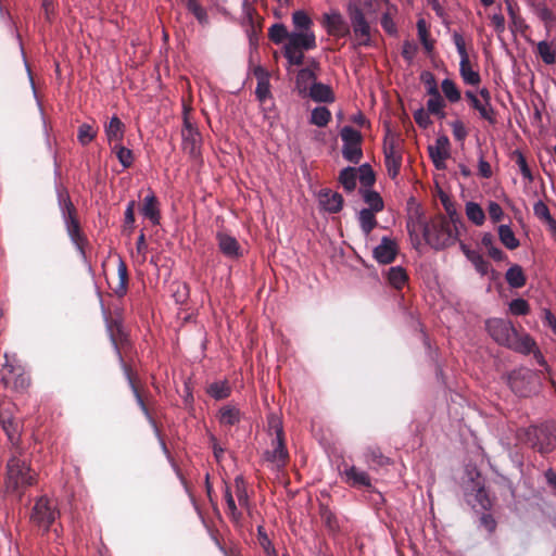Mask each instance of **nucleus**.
Returning a JSON list of instances; mask_svg holds the SVG:
<instances>
[{
  "label": "nucleus",
  "mask_w": 556,
  "mask_h": 556,
  "mask_svg": "<svg viewBox=\"0 0 556 556\" xmlns=\"http://www.w3.org/2000/svg\"><path fill=\"white\" fill-rule=\"evenodd\" d=\"M375 212L364 208L359 212V224L363 231L368 235L377 225Z\"/></svg>",
  "instance_id": "35"
},
{
  "label": "nucleus",
  "mask_w": 556,
  "mask_h": 556,
  "mask_svg": "<svg viewBox=\"0 0 556 556\" xmlns=\"http://www.w3.org/2000/svg\"><path fill=\"white\" fill-rule=\"evenodd\" d=\"M388 280L396 289H401L407 280V275L402 267H391L388 270Z\"/></svg>",
  "instance_id": "34"
},
{
  "label": "nucleus",
  "mask_w": 556,
  "mask_h": 556,
  "mask_svg": "<svg viewBox=\"0 0 556 556\" xmlns=\"http://www.w3.org/2000/svg\"><path fill=\"white\" fill-rule=\"evenodd\" d=\"M442 203L444 205L446 213L448 214V216L452 219H455L458 217L455 205L450 201V199L447 197H442Z\"/></svg>",
  "instance_id": "57"
},
{
  "label": "nucleus",
  "mask_w": 556,
  "mask_h": 556,
  "mask_svg": "<svg viewBox=\"0 0 556 556\" xmlns=\"http://www.w3.org/2000/svg\"><path fill=\"white\" fill-rule=\"evenodd\" d=\"M536 51L544 63L553 64L555 62L556 48L552 43L547 41H540L536 45Z\"/></svg>",
  "instance_id": "33"
},
{
  "label": "nucleus",
  "mask_w": 556,
  "mask_h": 556,
  "mask_svg": "<svg viewBox=\"0 0 556 556\" xmlns=\"http://www.w3.org/2000/svg\"><path fill=\"white\" fill-rule=\"evenodd\" d=\"M429 154L437 168L444 167L450 156V140L446 136H439L433 146L429 147Z\"/></svg>",
  "instance_id": "15"
},
{
  "label": "nucleus",
  "mask_w": 556,
  "mask_h": 556,
  "mask_svg": "<svg viewBox=\"0 0 556 556\" xmlns=\"http://www.w3.org/2000/svg\"><path fill=\"white\" fill-rule=\"evenodd\" d=\"M147 243L144 239V235L141 233L137 241L136 252L132 254L135 261L137 263H143L147 258Z\"/></svg>",
  "instance_id": "48"
},
{
  "label": "nucleus",
  "mask_w": 556,
  "mask_h": 556,
  "mask_svg": "<svg viewBox=\"0 0 556 556\" xmlns=\"http://www.w3.org/2000/svg\"><path fill=\"white\" fill-rule=\"evenodd\" d=\"M316 47V37L313 30H294L290 33L289 41L285 45V55L290 64L299 65L303 62V50Z\"/></svg>",
  "instance_id": "1"
},
{
  "label": "nucleus",
  "mask_w": 556,
  "mask_h": 556,
  "mask_svg": "<svg viewBox=\"0 0 556 556\" xmlns=\"http://www.w3.org/2000/svg\"><path fill=\"white\" fill-rule=\"evenodd\" d=\"M426 241L435 249H442L452 244L455 240L453 230L443 222H433L424 228Z\"/></svg>",
  "instance_id": "4"
},
{
  "label": "nucleus",
  "mask_w": 556,
  "mask_h": 556,
  "mask_svg": "<svg viewBox=\"0 0 556 556\" xmlns=\"http://www.w3.org/2000/svg\"><path fill=\"white\" fill-rule=\"evenodd\" d=\"M459 75L465 84L471 86H478L481 81V77L478 71H476L470 62V59L460 60L459 62Z\"/></svg>",
  "instance_id": "19"
},
{
  "label": "nucleus",
  "mask_w": 556,
  "mask_h": 556,
  "mask_svg": "<svg viewBox=\"0 0 556 556\" xmlns=\"http://www.w3.org/2000/svg\"><path fill=\"white\" fill-rule=\"evenodd\" d=\"M466 215L470 222L477 226H481L484 223L485 214L482 207L476 202L466 203Z\"/></svg>",
  "instance_id": "29"
},
{
  "label": "nucleus",
  "mask_w": 556,
  "mask_h": 556,
  "mask_svg": "<svg viewBox=\"0 0 556 556\" xmlns=\"http://www.w3.org/2000/svg\"><path fill=\"white\" fill-rule=\"evenodd\" d=\"M342 197L339 193L325 191L320 194V204L328 212L336 213L342 207Z\"/></svg>",
  "instance_id": "24"
},
{
  "label": "nucleus",
  "mask_w": 556,
  "mask_h": 556,
  "mask_svg": "<svg viewBox=\"0 0 556 556\" xmlns=\"http://www.w3.org/2000/svg\"><path fill=\"white\" fill-rule=\"evenodd\" d=\"M260 544L263 546L267 556H277L275 549L271 547L268 538L260 531Z\"/></svg>",
  "instance_id": "55"
},
{
  "label": "nucleus",
  "mask_w": 556,
  "mask_h": 556,
  "mask_svg": "<svg viewBox=\"0 0 556 556\" xmlns=\"http://www.w3.org/2000/svg\"><path fill=\"white\" fill-rule=\"evenodd\" d=\"M364 200L369 205L368 210H371L375 213L380 212L383 208V201L376 192L365 191Z\"/></svg>",
  "instance_id": "45"
},
{
  "label": "nucleus",
  "mask_w": 556,
  "mask_h": 556,
  "mask_svg": "<svg viewBox=\"0 0 556 556\" xmlns=\"http://www.w3.org/2000/svg\"><path fill=\"white\" fill-rule=\"evenodd\" d=\"M112 148V151L116 154V157L118 159L119 163L125 167L131 166L134 162V155L132 151L128 148L119 144H114Z\"/></svg>",
  "instance_id": "36"
},
{
  "label": "nucleus",
  "mask_w": 556,
  "mask_h": 556,
  "mask_svg": "<svg viewBox=\"0 0 556 556\" xmlns=\"http://www.w3.org/2000/svg\"><path fill=\"white\" fill-rule=\"evenodd\" d=\"M462 249H463V252L465 253V255L467 256V258L475 265L476 269L478 271H480L481 274H484L488 269V265L484 262V260L482 258V256L479 253H477L472 250H469L465 245H462Z\"/></svg>",
  "instance_id": "41"
},
{
  "label": "nucleus",
  "mask_w": 556,
  "mask_h": 556,
  "mask_svg": "<svg viewBox=\"0 0 556 556\" xmlns=\"http://www.w3.org/2000/svg\"><path fill=\"white\" fill-rule=\"evenodd\" d=\"M96 135H97V131L93 129V127L91 125L83 124L79 126L77 137H78V141L81 144L86 146L94 139Z\"/></svg>",
  "instance_id": "46"
},
{
  "label": "nucleus",
  "mask_w": 556,
  "mask_h": 556,
  "mask_svg": "<svg viewBox=\"0 0 556 556\" xmlns=\"http://www.w3.org/2000/svg\"><path fill=\"white\" fill-rule=\"evenodd\" d=\"M271 427L276 432V438L273 442V450L266 453V459L274 466L281 467L286 464L288 458V452L282 440V428L278 419L273 420Z\"/></svg>",
  "instance_id": "9"
},
{
  "label": "nucleus",
  "mask_w": 556,
  "mask_h": 556,
  "mask_svg": "<svg viewBox=\"0 0 556 556\" xmlns=\"http://www.w3.org/2000/svg\"><path fill=\"white\" fill-rule=\"evenodd\" d=\"M417 27H418V34H419L420 40L424 42L426 49L430 50L431 46L429 45L428 39H427L428 38V29H427L426 22L424 20H419L417 23Z\"/></svg>",
  "instance_id": "53"
},
{
  "label": "nucleus",
  "mask_w": 556,
  "mask_h": 556,
  "mask_svg": "<svg viewBox=\"0 0 556 556\" xmlns=\"http://www.w3.org/2000/svg\"><path fill=\"white\" fill-rule=\"evenodd\" d=\"M498 237L501 242L509 250H515L519 247V240L507 225H501L498 227Z\"/></svg>",
  "instance_id": "31"
},
{
  "label": "nucleus",
  "mask_w": 556,
  "mask_h": 556,
  "mask_svg": "<svg viewBox=\"0 0 556 556\" xmlns=\"http://www.w3.org/2000/svg\"><path fill=\"white\" fill-rule=\"evenodd\" d=\"M344 475L346 482L353 486H370L368 475L354 466L346 469Z\"/></svg>",
  "instance_id": "21"
},
{
  "label": "nucleus",
  "mask_w": 556,
  "mask_h": 556,
  "mask_svg": "<svg viewBox=\"0 0 556 556\" xmlns=\"http://www.w3.org/2000/svg\"><path fill=\"white\" fill-rule=\"evenodd\" d=\"M255 75L257 77V87H256V96L260 100H264L269 96V80L267 73L258 67L255 70Z\"/></svg>",
  "instance_id": "28"
},
{
  "label": "nucleus",
  "mask_w": 556,
  "mask_h": 556,
  "mask_svg": "<svg viewBox=\"0 0 556 556\" xmlns=\"http://www.w3.org/2000/svg\"><path fill=\"white\" fill-rule=\"evenodd\" d=\"M453 40H454V43L456 46L457 52H458V54L460 56V60L469 59V54H468L467 49H466V42H465L464 37L460 34H458V33H454L453 34Z\"/></svg>",
  "instance_id": "49"
},
{
  "label": "nucleus",
  "mask_w": 556,
  "mask_h": 556,
  "mask_svg": "<svg viewBox=\"0 0 556 556\" xmlns=\"http://www.w3.org/2000/svg\"><path fill=\"white\" fill-rule=\"evenodd\" d=\"M533 211L535 216L546 224L552 235L556 238V220L552 217L546 204L539 201L534 204Z\"/></svg>",
  "instance_id": "23"
},
{
  "label": "nucleus",
  "mask_w": 556,
  "mask_h": 556,
  "mask_svg": "<svg viewBox=\"0 0 556 556\" xmlns=\"http://www.w3.org/2000/svg\"><path fill=\"white\" fill-rule=\"evenodd\" d=\"M397 252V247L395 241L384 237L380 244L374 250L375 258L382 264L391 263Z\"/></svg>",
  "instance_id": "16"
},
{
  "label": "nucleus",
  "mask_w": 556,
  "mask_h": 556,
  "mask_svg": "<svg viewBox=\"0 0 556 556\" xmlns=\"http://www.w3.org/2000/svg\"><path fill=\"white\" fill-rule=\"evenodd\" d=\"M181 136L184 150L192 157H197L200 154L201 137L199 131L192 126L187 114L184 117Z\"/></svg>",
  "instance_id": "12"
},
{
  "label": "nucleus",
  "mask_w": 556,
  "mask_h": 556,
  "mask_svg": "<svg viewBox=\"0 0 556 556\" xmlns=\"http://www.w3.org/2000/svg\"><path fill=\"white\" fill-rule=\"evenodd\" d=\"M479 170H480V174L483 177H490L491 176V167H490L489 163L485 162L484 160H481L479 162Z\"/></svg>",
  "instance_id": "61"
},
{
  "label": "nucleus",
  "mask_w": 556,
  "mask_h": 556,
  "mask_svg": "<svg viewBox=\"0 0 556 556\" xmlns=\"http://www.w3.org/2000/svg\"><path fill=\"white\" fill-rule=\"evenodd\" d=\"M383 150L388 173L392 178H395L402 165L403 147L401 139L388 131L384 138Z\"/></svg>",
  "instance_id": "3"
},
{
  "label": "nucleus",
  "mask_w": 556,
  "mask_h": 556,
  "mask_svg": "<svg viewBox=\"0 0 556 556\" xmlns=\"http://www.w3.org/2000/svg\"><path fill=\"white\" fill-rule=\"evenodd\" d=\"M330 118V111L324 106H319L312 112L311 122L318 127H324L329 123Z\"/></svg>",
  "instance_id": "40"
},
{
  "label": "nucleus",
  "mask_w": 556,
  "mask_h": 556,
  "mask_svg": "<svg viewBox=\"0 0 556 556\" xmlns=\"http://www.w3.org/2000/svg\"><path fill=\"white\" fill-rule=\"evenodd\" d=\"M56 511L51 502L47 498H39L33 509L31 520L38 527L47 530L55 520Z\"/></svg>",
  "instance_id": "10"
},
{
  "label": "nucleus",
  "mask_w": 556,
  "mask_h": 556,
  "mask_svg": "<svg viewBox=\"0 0 556 556\" xmlns=\"http://www.w3.org/2000/svg\"><path fill=\"white\" fill-rule=\"evenodd\" d=\"M351 23L355 42L359 46L369 45L370 27L366 22L364 14L359 10H354L351 13Z\"/></svg>",
  "instance_id": "13"
},
{
  "label": "nucleus",
  "mask_w": 556,
  "mask_h": 556,
  "mask_svg": "<svg viewBox=\"0 0 556 556\" xmlns=\"http://www.w3.org/2000/svg\"><path fill=\"white\" fill-rule=\"evenodd\" d=\"M451 128L455 140L463 142L468 135L465 124L460 119L453 121Z\"/></svg>",
  "instance_id": "47"
},
{
  "label": "nucleus",
  "mask_w": 556,
  "mask_h": 556,
  "mask_svg": "<svg viewBox=\"0 0 556 556\" xmlns=\"http://www.w3.org/2000/svg\"><path fill=\"white\" fill-rule=\"evenodd\" d=\"M508 348L518 351L520 353H531L535 349V342L528 334H518L517 332L510 340V343L507 345Z\"/></svg>",
  "instance_id": "20"
},
{
  "label": "nucleus",
  "mask_w": 556,
  "mask_h": 556,
  "mask_svg": "<svg viewBox=\"0 0 556 556\" xmlns=\"http://www.w3.org/2000/svg\"><path fill=\"white\" fill-rule=\"evenodd\" d=\"M321 26L328 35L342 38L350 34V27L343 16L337 11H329L321 15Z\"/></svg>",
  "instance_id": "8"
},
{
  "label": "nucleus",
  "mask_w": 556,
  "mask_h": 556,
  "mask_svg": "<svg viewBox=\"0 0 556 556\" xmlns=\"http://www.w3.org/2000/svg\"><path fill=\"white\" fill-rule=\"evenodd\" d=\"M517 163L519 165V168H520V172H521L522 176L525 178L531 180L532 179V175H531L530 168L528 167L527 162H526L525 157L521 154L518 155Z\"/></svg>",
  "instance_id": "59"
},
{
  "label": "nucleus",
  "mask_w": 556,
  "mask_h": 556,
  "mask_svg": "<svg viewBox=\"0 0 556 556\" xmlns=\"http://www.w3.org/2000/svg\"><path fill=\"white\" fill-rule=\"evenodd\" d=\"M488 212H489L490 218L494 223H497V222L502 220V218L504 216V212H503L502 207L496 202H490L489 203Z\"/></svg>",
  "instance_id": "51"
},
{
  "label": "nucleus",
  "mask_w": 556,
  "mask_h": 556,
  "mask_svg": "<svg viewBox=\"0 0 556 556\" xmlns=\"http://www.w3.org/2000/svg\"><path fill=\"white\" fill-rule=\"evenodd\" d=\"M290 33L282 24H275L269 28V38L275 43H281L282 41H289Z\"/></svg>",
  "instance_id": "43"
},
{
  "label": "nucleus",
  "mask_w": 556,
  "mask_h": 556,
  "mask_svg": "<svg viewBox=\"0 0 556 556\" xmlns=\"http://www.w3.org/2000/svg\"><path fill=\"white\" fill-rule=\"evenodd\" d=\"M188 8H189L190 11H192L194 13V15L199 20H201L203 17L204 12L201 9V7L199 5L197 0H188Z\"/></svg>",
  "instance_id": "60"
},
{
  "label": "nucleus",
  "mask_w": 556,
  "mask_h": 556,
  "mask_svg": "<svg viewBox=\"0 0 556 556\" xmlns=\"http://www.w3.org/2000/svg\"><path fill=\"white\" fill-rule=\"evenodd\" d=\"M315 76L311 70H301L296 76V88L301 94H306L312 85L315 84Z\"/></svg>",
  "instance_id": "27"
},
{
  "label": "nucleus",
  "mask_w": 556,
  "mask_h": 556,
  "mask_svg": "<svg viewBox=\"0 0 556 556\" xmlns=\"http://www.w3.org/2000/svg\"><path fill=\"white\" fill-rule=\"evenodd\" d=\"M361 180L364 185H370L374 182V174L371 169L367 166H362L359 168Z\"/></svg>",
  "instance_id": "56"
},
{
  "label": "nucleus",
  "mask_w": 556,
  "mask_h": 556,
  "mask_svg": "<svg viewBox=\"0 0 556 556\" xmlns=\"http://www.w3.org/2000/svg\"><path fill=\"white\" fill-rule=\"evenodd\" d=\"M481 242L483 247L486 249V251L491 249V247H494L493 237L491 233H484L481 239Z\"/></svg>",
  "instance_id": "63"
},
{
  "label": "nucleus",
  "mask_w": 556,
  "mask_h": 556,
  "mask_svg": "<svg viewBox=\"0 0 556 556\" xmlns=\"http://www.w3.org/2000/svg\"><path fill=\"white\" fill-rule=\"evenodd\" d=\"M207 393L216 400H222L230 394V388L226 381H218L207 388Z\"/></svg>",
  "instance_id": "39"
},
{
  "label": "nucleus",
  "mask_w": 556,
  "mask_h": 556,
  "mask_svg": "<svg viewBox=\"0 0 556 556\" xmlns=\"http://www.w3.org/2000/svg\"><path fill=\"white\" fill-rule=\"evenodd\" d=\"M343 141V156L352 163H358L362 157L361 134L352 127L345 126L341 130Z\"/></svg>",
  "instance_id": "7"
},
{
  "label": "nucleus",
  "mask_w": 556,
  "mask_h": 556,
  "mask_svg": "<svg viewBox=\"0 0 556 556\" xmlns=\"http://www.w3.org/2000/svg\"><path fill=\"white\" fill-rule=\"evenodd\" d=\"M216 240L219 251L228 258H239L242 256V249L238 240L225 231L216 233Z\"/></svg>",
  "instance_id": "14"
},
{
  "label": "nucleus",
  "mask_w": 556,
  "mask_h": 556,
  "mask_svg": "<svg viewBox=\"0 0 556 556\" xmlns=\"http://www.w3.org/2000/svg\"><path fill=\"white\" fill-rule=\"evenodd\" d=\"M488 253L494 260L500 261V260L504 258V253L498 248H496L495 245L491 247V249L488 250Z\"/></svg>",
  "instance_id": "62"
},
{
  "label": "nucleus",
  "mask_w": 556,
  "mask_h": 556,
  "mask_svg": "<svg viewBox=\"0 0 556 556\" xmlns=\"http://www.w3.org/2000/svg\"><path fill=\"white\" fill-rule=\"evenodd\" d=\"M545 324L551 328L553 324H556V318L549 311L544 312Z\"/></svg>",
  "instance_id": "64"
},
{
  "label": "nucleus",
  "mask_w": 556,
  "mask_h": 556,
  "mask_svg": "<svg viewBox=\"0 0 556 556\" xmlns=\"http://www.w3.org/2000/svg\"><path fill=\"white\" fill-rule=\"evenodd\" d=\"M240 413L233 406H225L219 412V420L223 425H233L239 420Z\"/></svg>",
  "instance_id": "42"
},
{
  "label": "nucleus",
  "mask_w": 556,
  "mask_h": 556,
  "mask_svg": "<svg viewBox=\"0 0 556 556\" xmlns=\"http://www.w3.org/2000/svg\"><path fill=\"white\" fill-rule=\"evenodd\" d=\"M414 118L416 123L424 128H427L431 124L429 114L422 109L415 112Z\"/></svg>",
  "instance_id": "52"
},
{
  "label": "nucleus",
  "mask_w": 556,
  "mask_h": 556,
  "mask_svg": "<svg viewBox=\"0 0 556 556\" xmlns=\"http://www.w3.org/2000/svg\"><path fill=\"white\" fill-rule=\"evenodd\" d=\"M429 94L431 96L427 102V109L430 113L439 115L441 117L444 116V101L439 94V91L435 86H432L429 89Z\"/></svg>",
  "instance_id": "25"
},
{
  "label": "nucleus",
  "mask_w": 556,
  "mask_h": 556,
  "mask_svg": "<svg viewBox=\"0 0 556 556\" xmlns=\"http://www.w3.org/2000/svg\"><path fill=\"white\" fill-rule=\"evenodd\" d=\"M141 213L144 217L149 218L153 224H159L160 212L157 207V201L153 193L148 194L141 207Z\"/></svg>",
  "instance_id": "22"
},
{
  "label": "nucleus",
  "mask_w": 556,
  "mask_h": 556,
  "mask_svg": "<svg viewBox=\"0 0 556 556\" xmlns=\"http://www.w3.org/2000/svg\"><path fill=\"white\" fill-rule=\"evenodd\" d=\"M506 280L513 288H521L526 283V277L519 265H513L506 273Z\"/></svg>",
  "instance_id": "30"
},
{
  "label": "nucleus",
  "mask_w": 556,
  "mask_h": 556,
  "mask_svg": "<svg viewBox=\"0 0 556 556\" xmlns=\"http://www.w3.org/2000/svg\"><path fill=\"white\" fill-rule=\"evenodd\" d=\"M127 280V267L123 261H119L116 274L109 280V283L115 293L122 295L126 291Z\"/></svg>",
  "instance_id": "18"
},
{
  "label": "nucleus",
  "mask_w": 556,
  "mask_h": 556,
  "mask_svg": "<svg viewBox=\"0 0 556 556\" xmlns=\"http://www.w3.org/2000/svg\"><path fill=\"white\" fill-rule=\"evenodd\" d=\"M441 88L450 102H458L460 100V91L452 79H444L441 84Z\"/></svg>",
  "instance_id": "38"
},
{
  "label": "nucleus",
  "mask_w": 556,
  "mask_h": 556,
  "mask_svg": "<svg viewBox=\"0 0 556 556\" xmlns=\"http://www.w3.org/2000/svg\"><path fill=\"white\" fill-rule=\"evenodd\" d=\"M135 222V202L131 201L128 203L126 212H125V223L130 228L132 227V224Z\"/></svg>",
  "instance_id": "58"
},
{
  "label": "nucleus",
  "mask_w": 556,
  "mask_h": 556,
  "mask_svg": "<svg viewBox=\"0 0 556 556\" xmlns=\"http://www.w3.org/2000/svg\"><path fill=\"white\" fill-rule=\"evenodd\" d=\"M233 493L237 497L239 505L243 508H247L248 503H249V497H248V492H247L244 480L240 476H238L235 479L233 492H232V490L227 488L226 493H225V500L227 503L229 515L231 516V518L233 520H238L240 517V511L238 510V507L236 505Z\"/></svg>",
  "instance_id": "6"
},
{
  "label": "nucleus",
  "mask_w": 556,
  "mask_h": 556,
  "mask_svg": "<svg viewBox=\"0 0 556 556\" xmlns=\"http://www.w3.org/2000/svg\"><path fill=\"white\" fill-rule=\"evenodd\" d=\"M491 23L497 33L505 30V18L501 13H494L490 16Z\"/></svg>",
  "instance_id": "54"
},
{
  "label": "nucleus",
  "mask_w": 556,
  "mask_h": 556,
  "mask_svg": "<svg viewBox=\"0 0 556 556\" xmlns=\"http://www.w3.org/2000/svg\"><path fill=\"white\" fill-rule=\"evenodd\" d=\"M340 181L343 187L352 191L356 186V170L354 168H345L340 174Z\"/></svg>",
  "instance_id": "44"
},
{
  "label": "nucleus",
  "mask_w": 556,
  "mask_h": 556,
  "mask_svg": "<svg viewBox=\"0 0 556 556\" xmlns=\"http://www.w3.org/2000/svg\"><path fill=\"white\" fill-rule=\"evenodd\" d=\"M486 329L491 337L503 345H508L516 333L515 328L509 321L503 319H491L486 323Z\"/></svg>",
  "instance_id": "11"
},
{
  "label": "nucleus",
  "mask_w": 556,
  "mask_h": 556,
  "mask_svg": "<svg viewBox=\"0 0 556 556\" xmlns=\"http://www.w3.org/2000/svg\"><path fill=\"white\" fill-rule=\"evenodd\" d=\"M4 357L5 364L1 369L3 383L14 389L27 387L29 381L24 372V368L15 359L11 361L8 354H5Z\"/></svg>",
  "instance_id": "5"
},
{
  "label": "nucleus",
  "mask_w": 556,
  "mask_h": 556,
  "mask_svg": "<svg viewBox=\"0 0 556 556\" xmlns=\"http://www.w3.org/2000/svg\"><path fill=\"white\" fill-rule=\"evenodd\" d=\"M36 480V472L30 469L25 459L13 457L8 464V485L13 489L31 485Z\"/></svg>",
  "instance_id": "2"
},
{
  "label": "nucleus",
  "mask_w": 556,
  "mask_h": 556,
  "mask_svg": "<svg viewBox=\"0 0 556 556\" xmlns=\"http://www.w3.org/2000/svg\"><path fill=\"white\" fill-rule=\"evenodd\" d=\"M509 309L515 315H526L529 312V304L522 299H517L509 304Z\"/></svg>",
  "instance_id": "50"
},
{
  "label": "nucleus",
  "mask_w": 556,
  "mask_h": 556,
  "mask_svg": "<svg viewBox=\"0 0 556 556\" xmlns=\"http://www.w3.org/2000/svg\"><path fill=\"white\" fill-rule=\"evenodd\" d=\"M295 30H312L313 21L304 11H295L292 14Z\"/></svg>",
  "instance_id": "37"
},
{
  "label": "nucleus",
  "mask_w": 556,
  "mask_h": 556,
  "mask_svg": "<svg viewBox=\"0 0 556 556\" xmlns=\"http://www.w3.org/2000/svg\"><path fill=\"white\" fill-rule=\"evenodd\" d=\"M104 132L111 147L119 144L124 138L125 125L117 116H113L110 122L104 125Z\"/></svg>",
  "instance_id": "17"
},
{
  "label": "nucleus",
  "mask_w": 556,
  "mask_h": 556,
  "mask_svg": "<svg viewBox=\"0 0 556 556\" xmlns=\"http://www.w3.org/2000/svg\"><path fill=\"white\" fill-rule=\"evenodd\" d=\"M312 99L319 102H329L333 100L331 89L324 84H313L307 92Z\"/></svg>",
  "instance_id": "26"
},
{
  "label": "nucleus",
  "mask_w": 556,
  "mask_h": 556,
  "mask_svg": "<svg viewBox=\"0 0 556 556\" xmlns=\"http://www.w3.org/2000/svg\"><path fill=\"white\" fill-rule=\"evenodd\" d=\"M470 104L479 112L482 118L486 119L491 124L495 123L494 109L491 103L483 102V100L476 98Z\"/></svg>",
  "instance_id": "32"
}]
</instances>
